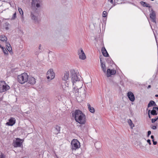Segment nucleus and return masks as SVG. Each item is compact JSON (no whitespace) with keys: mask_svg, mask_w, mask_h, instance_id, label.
I'll return each mask as SVG.
<instances>
[{"mask_svg":"<svg viewBox=\"0 0 158 158\" xmlns=\"http://www.w3.org/2000/svg\"><path fill=\"white\" fill-rule=\"evenodd\" d=\"M73 117L74 118L76 121L80 125L79 126L82 127L85 123V117L82 112L79 110H76L74 112L72 113Z\"/></svg>","mask_w":158,"mask_h":158,"instance_id":"f257e3e1","label":"nucleus"},{"mask_svg":"<svg viewBox=\"0 0 158 158\" xmlns=\"http://www.w3.org/2000/svg\"><path fill=\"white\" fill-rule=\"evenodd\" d=\"M70 72L71 75L70 77L73 86L75 85V83H76V82L81 83V84H82V85H83L82 84V82L81 81H79L80 79H79L77 74L76 73L75 70L74 69L71 70Z\"/></svg>","mask_w":158,"mask_h":158,"instance_id":"f03ea898","label":"nucleus"},{"mask_svg":"<svg viewBox=\"0 0 158 158\" xmlns=\"http://www.w3.org/2000/svg\"><path fill=\"white\" fill-rule=\"evenodd\" d=\"M39 13L37 9H33L31 12L30 17L32 20L35 23L38 22Z\"/></svg>","mask_w":158,"mask_h":158,"instance_id":"7ed1b4c3","label":"nucleus"},{"mask_svg":"<svg viewBox=\"0 0 158 158\" xmlns=\"http://www.w3.org/2000/svg\"><path fill=\"white\" fill-rule=\"evenodd\" d=\"M28 79V75L26 73H24L20 75H19L18 77V82L22 84L24 83L27 81Z\"/></svg>","mask_w":158,"mask_h":158,"instance_id":"20e7f679","label":"nucleus"},{"mask_svg":"<svg viewBox=\"0 0 158 158\" xmlns=\"http://www.w3.org/2000/svg\"><path fill=\"white\" fill-rule=\"evenodd\" d=\"M9 86L4 81H0V92H4L10 89Z\"/></svg>","mask_w":158,"mask_h":158,"instance_id":"39448f33","label":"nucleus"},{"mask_svg":"<svg viewBox=\"0 0 158 158\" xmlns=\"http://www.w3.org/2000/svg\"><path fill=\"white\" fill-rule=\"evenodd\" d=\"M71 149L72 150H76L80 147L79 141L77 139H73L71 142Z\"/></svg>","mask_w":158,"mask_h":158,"instance_id":"423d86ee","label":"nucleus"},{"mask_svg":"<svg viewBox=\"0 0 158 158\" xmlns=\"http://www.w3.org/2000/svg\"><path fill=\"white\" fill-rule=\"evenodd\" d=\"M79 94L78 96H80L83 98H85L87 96V94H86L85 88V87H81L79 88Z\"/></svg>","mask_w":158,"mask_h":158,"instance_id":"0eeeda50","label":"nucleus"},{"mask_svg":"<svg viewBox=\"0 0 158 158\" xmlns=\"http://www.w3.org/2000/svg\"><path fill=\"white\" fill-rule=\"evenodd\" d=\"M46 77L48 79L51 80L54 78L55 74L52 69H51L48 71L47 73Z\"/></svg>","mask_w":158,"mask_h":158,"instance_id":"6e6552de","label":"nucleus"},{"mask_svg":"<svg viewBox=\"0 0 158 158\" xmlns=\"http://www.w3.org/2000/svg\"><path fill=\"white\" fill-rule=\"evenodd\" d=\"M22 140L19 138H17L15 140H14L13 143V145L14 147H20L22 145Z\"/></svg>","mask_w":158,"mask_h":158,"instance_id":"1a4fd4ad","label":"nucleus"},{"mask_svg":"<svg viewBox=\"0 0 158 158\" xmlns=\"http://www.w3.org/2000/svg\"><path fill=\"white\" fill-rule=\"evenodd\" d=\"M78 54L80 59L84 60L86 58L85 54L81 48H80L78 51Z\"/></svg>","mask_w":158,"mask_h":158,"instance_id":"9d476101","label":"nucleus"},{"mask_svg":"<svg viewBox=\"0 0 158 158\" xmlns=\"http://www.w3.org/2000/svg\"><path fill=\"white\" fill-rule=\"evenodd\" d=\"M150 12L151 13L150 14V17L151 19L152 22L156 23V13L155 11L152 9H151Z\"/></svg>","mask_w":158,"mask_h":158,"instance_id":"9b49d317","label":"nucleus"},{"mask_svg":"<svg viewBox=\"0 0 158 158\" xmlns=\"http://www.w3.org/2000/svg\"><path fill=\"white\" fill-rule=\"evenodd\" d=\"M116 73V71L114 69H108L106 71V76L108 77L114 75Z\"/></svg>","mask_w":158,"mask_h":158,"instance_id":"f8f14e48","label":"nucleus"},{"mask_svg":"<svg viewBox=\"0 0 158 158\" xmlns=\"http://www.w3.org/2000/svg\"><path fill=\"white\" fill-rule=\"evenodd\" d=\"M41 0H32V5H35L37 7H39L40 6V4L41 2Z\"/></svg>","mask_w":158,"mask_h":158,"instance_id":"ddd939ff","label":"nucleus"},{"mask_svg":"<svg viewBox=\"0 0 158 158\" xmlns=\"http://www.w3.org/2000/svg\"><path fill=\"white\" fill-rule=\"evenodd\" d=\"M27 81L29 84L32 85L35 84L36 82V79L32 77H28Z\"/></svg>","mask_w":158,"mask_h":158,"instance_id":"4468645a","label":"nucleus"},{"mask_svg":"<svg viewBox=\"0 0 158 158\" xmlns=\"http://www.w3.org/2000/svg\"><path fill=\"white\" fill-rule=\"evenodd\" d=\"M69 73L68 71H65L64 72V74L62 77V79L63 80L66 81L68 80L69 77Z\"/></svg>","mask_w":158,"mask_h":158,"instance_id":"2eb2a0df","label":"nucleus"},{"mask_svg":"<svg viewBox=\"0 0 158 158\" xmlns=\"http://www.w3.org/2000/svg\"><path fill=\"white\" fill-rule=\"evenodd\" d=\"M127 96L129 100L131 102H133L135 100V96L131 92L127 93Z\"/></svg>","mask_w":158,"mask_h":158,"instance_id":"dca6fc26","label":"nucleus"},{"mask_svg":"<svg viewBox=\"0 0 158 158\" xmlns=\"http://www.w3.org/2000/svg\"><path fill=\"white\" fill-rule=\"evenodd\" d=\"M73 93L74 94L75 96H78L79 95V89L78 88L77 86H75L73 87Z\"/></svg>","mask_w":158,"mask_h":158,"instance_id":"f3484780","label":"nucleus"},{"mask_svg":"<svg viewBox=\"0 0 158 158\" xmlns=\"http://www.w3.org/2000/svg\"><path fill=\"white\" fill-rule=\"evenodd\" d=\"M15 123V119L14 118H11L9 120V122L6 123V124L8 126H12Z\"/></svg>","mask_w":158,"mask_h":158,"instance_id":"a211bd4d","label":"nucleus"},{"mask_svg":"<svg viewBox=\"0 0 158 158\" xmlns=\"http://www.w3.org/2000/svg\"><path fill=\"white\" fill-rule=\"evenodd\" d=\"M100 58L101 68L102 69L103 72L105 73L106 72V66L105 65V63L103 62H102V60L100 58Z\"/></svg>","mask_w":158,"mask_h":158,"instance_id":"6ab92c4d","label":"nucleus"},{"mask_svg":"<svg viewBox=\"0 0 158 158\" xmlns=\"http://www.w3.org/2000/svg\"><path fill=\"white\" fill-rule=\"evenodd\" d=\"M102 52L103 56L106 57L109 56V54L104 47H103L102 48Z\"/></svg>","mask_w":158,"mask_h":158,"instance_id":"aec40b11","label":"nucleus"},{"mask_svg":"<svg viewBox=\"0 0 158 158\" xmlns=\"http://www.w3.org/2000/svg\"><path fill=\"white\" fill-rule=\"evenodd\" d=\"M60 127L56 125L55 128V130L54 131V133L56 135H57L59 133H60Z\"/></svg>","mask_w":158,"mask_h":158,"instance_id":"412c9836","label":"nucleus"},{"mask_svg":"<svg viewBox=\"0 0 158 158\" xmlns=\"http://www.w3.org/2000/svg\"><path fill=\"white\" fill-rule=\"evenodd\" d=\"M156 106V105L154 101H151L149 103H148V107H149L152 106Z\"/></svg>","mask_w":158,"mask_h":158,"instance_id":"4be33fe9","label":"nucleus"},{"mask_svg":"<svg viewBox=\"0 0 158 158\" xmlns=\"http://www.w3.org/2000/svg\"><path fill=\"white\" fill-rule=\"evenodd\" d=\"M87 106L89 111L91 113H93L95 112L94 109L93 107H91L89 103L87 104Z\"/></svg>","mask_w":158,"mask_h":158,"instance_id":"5701e85b","label":"nucleus"},{"mask_svg":"<svg viewBox=\"0 0 158 158\" xmlns=\"http://www.w3.org/2000/svg\"><path fill=\"white\" fill-rule=\"evenodd\" d=\"M140 4L143 6H145L147 7L150 8L151 6H150V5L149 4H148L146 2L141 1L140 2Z\"/></svg>","mask_w":158,"mask_h":158,"instance_id":"b1692460","label":"nucleus"},{"mask_svg":"<svg viewBox=\"0 0 158 158\" xmlns=\"http://www.w3.org/2000/svg\"><path fill=\"white\" fill-rule=\"evenodd\" d=\"M6 46L7 47V49L8 51L10 53V52H12V48L10 44L8 43H6Z\"/></svg>","mask_w":158,"mask_h":158,"instance_id":"393cba45","label":"nucleus"},{"mask_svg":"<svg viewBox=\"0 0 158 158\" xmlns=\"http://www.w3.org/2000/svg\"><path fill=\"white\" fill-rule=\"evenodd\" d=\"M0 40L2 41L6 42L7 41V38L4 35H2L0 37Z\"/></svg>","mask_w":158,"mask_h":158,"instance_id":"a878e982","label":"nucleus"},{"mask_svg":"<svg viewBox=\"0 0 158 158\" xmlns=\"http://www.w3.org/2000/svg\"><path fill=\"white\" fill-rule=\"evenodd\" d=\"M127 122L131 128L134 127V124L133 123L132 121L130 119H128Z\"/></svg>","mask_w":158,"mask_h":158,"instance_id":"bb28decb","label":"nucleus"},{"mask_svg":"<svg viewBox=\"0 0 158 158\" xmlns=\"http://www.w3.org/2000/svg\"><path fill=\"white\" fill-rule=\"evenodd\" d=\"M158 119V117H156L155 118L152 119V123H154Z\"/></svg>","mask_w":158,"mask_h":158,"instance_id":"cd10ccee","label":"nucleus"},{"mask_svg":"<svg viewBox=\"0 0 158 158\" xmlns=\"http://www.w3.org/2000/svg\"><path fill=\"white\" fill-rule=\"evenodd\" d=\"M18 10L21 15H23V12L21 8L19 7Z\"/></svg>","mask_w":158,"mask_h":158,"instance_id":"c85d7f7f","label":"nucleus"},{"mask_svg":"<svg viewBox=\"0 0 158 158\" xmlns=\"http://www.w3.org/2000/svg\"><path fill=\"white\" fill-rule=\"evenodd\" d=\"M5 155L3 153H1L0 155V158H5Z\"/></svg>","mask_w":158,"mask_h":158,"instance_id":"c756f323","label":"nucleus"},{"mask_svg":"<svg viewBox=\"0 0 158 158\" xmlns=\"http://www.w3.org/2000/svg\"><path fill=\"white\" fill-rule=\"evenodd\" d=\"M16 13L15 12L14 14H13V16L11 18V19L13 20L15 19L16 18Z\"/></svg>","mask_w":158,"mask_h":158,"instance_id":"7c9ffc66","label":"nucleus"},{"mask_svg":"<svg viewBox=\"0 0 158 158\" xmlns=\"http://www.w3.org/2000/svg\"><path fill=\"white\" fill-rule=\"evenodd\" d=\"M106 13H107V12L106 11H103V12L102 13V15L103 17H106Z\"/></svg>","mask_w":158,"mask_h":158,"instance_id":"2f4dec72","label":"nucleus"},{"mask_svg":"<svg viewBox=\"0 0 158 158\" xmlns=\"http://www.w3.org/2000/svg\"><path fill=\"white\" fill-rule=\"evenodd\" d=\"M3 51L5 54L7 55L8 54V52L6 49H3Z\"/></svg>","mask_w":158,"mask_h":158,"instance_id":"473e14b6","label":"nucleus"},{"mask_svg":"<svg viewBox=\"0 0 158 158\" xmlns=\"http://www.w3.org/2000/svg\"><path fill=\"white\" fill-rule=\"evenodd\" d=\"M151 131H149L148 132L147 136L148 137L149 136V135L151 134Z\"/></svg>","mask_w":158,"mask_h":158,"instance_id":"72a5a7b5","label":"nucleus"},{"mask_svg":"<svg viewBox=\"0 0 158 158\" xmlns=\"http://www.w3.org/2000/svg\"><path fill=\"white\" fill-rule=\"evenodd\" d=\"M147 142H148L149 143V144L150 145L151 144V140L149 139H148L147 140Z\"/></svg>","mask_w":158,"mask_h":158,"instance_id":"f704fd0d","label":"nucleus"},{"mask_svg":"<svg viewBox=\"0 0 158 158\" xmlns=\"http://www.w3.org/2000/svg\"><path fill=\"white\" fill-rule=\"evenodd\" d=\"M40 52L41 51L40 50L38 51V52L36 51L35 52V54L36 55H38Z\"/></svg>","mask_w":158,"mask_h":158,"instance_id":"c9c22d12","label":"nucleus"},{"mask_svg":"<svg viewBox=\"0 0 158 158\" xmlns=\"http://www.w3.org/2000/svg\"><path fill=\"white\" fill-rule=\"evenodd\" d=\"M150 111V110H149L148 111V117L149 118H151V117L150 116V114H149V112Z\"/></svg>","mask_w":158,"mask_h":158,"instance_id":"e433bc0d","label":"nucleus"},{"mask_svg":"<svg viewBox=\"0 0 158 158\" xmlns=\"http://www.w3.org/2000/svg\"><path fill=\"white\" fill-rule=\"evenodd\" d=\"M152 128L153 130H155L156 128V126H153L152 127Z\"/></svg>","mask_w":158,"mask_h":158,"instance_id":"4c0bfd02","label":"nucleus"},{"mask_svg":"<svg viewBox=\"0 0 158 158\" xmlns=\"http://www.w3.org/2000/svg\"><path fill=\"white\" fill-rule=\"evenodd\" d=\"M157 143V142L156 141H154L153 142V144L154 145H155Z\"/></svg>","mask_w":158,"mask_h":158,"instance_id":"58836bf2","label":"nucleus"},{"mask_svg":"<svg viewBox=\"0 0 158 158\" xmlns=\"http://www.w3.org/2000/svg\"><path fill=\"white\" fill-rule=\"evenodd\" d=\"M41 47V44H40L39 45V51L40 50V48Z\"/></svg>","mask_w":158,"mask_h":158,"instance_id":"ea45409f","label":"nucleus"},{"mask_svg":"<svg viewBox=\"0 0 158 158\" xmlns=\"http://www.w3.org/2000/svg\"><path fill=\"white\" fill-rule=\"evenodd\" d=\"M112 4L113 3V0H108Z\"/></svg>","mask_w":158,"mask_h":158,"instance_id":"a19ab883","label":"nucleus"},{"mask_svg":"<svg viewBox=\"0 0 158 158\" xmlns=\"http://www.w3.org/2000/svg\"><path fill=\"white\" fill-rule=\"evenodd\" d=\"M151 138L152 139H154V136L153 135H151Z\"/></svg>","mask_w":158,"mask_h":158,"instance_id":"79ce46f5","label":"nucleus"},{"mask_svg":"<svg viewBox=\"0 0 158 158\" xmlns=\"http://www.w3.org/2000/svg\"><path fill=\"white\" fill-rule=\"evenodd\" d=\"M151 87V85H148V88H149Z\"/></svg>","mask_w":158,"mask_h":158,"instance_id":"37998d69","label":"nucleus"},{"mask_svg":"<svg viewBox=\"0 0 158 158\" xmlns=\"http://www.w3.org/2000/svg\"><path fill=\"white\" fill-rule=\"evenodd\" d=\"M6 30H8V27H6Z\"/></svg>","mask_w":158,"mask_h":158,"instance_id":"c03bdc74","label":"nucleus"},{"mask_svg":"<svg viewBox=\"0 0 158 158\" xmlns=\"http://www.w3.org/2000/svg\"><path fill=\"white\" fill-rule=\"evenodd\" d=\"M154 35H155V38H156V36L155 35V34H154Z\"/></svg>","mask_w":158,"mask_h":158,"instance_id":"a18cd8bd","label":"nucleus"},{"mask_svg":"<svg viewBox=\"0 0 158 158\" xmlns=\"http://www.w3.org/2000/svg\"><path fill=\"white\" fill-rule=\"evenodd\" d=\"M152 141H153V142L154 141V139H152Z\"/></svg>","mask_w":158,"mask_h":158,"instance_id":"49530a36","label":"nucleus"},{"mask_svg":"<svg viewBox=\"0 0 158 158\" xmlns=\"http://www.w3.org/2000/svg\"><path fill=\"white\" fill-rule=\"evenodd\" d=\"M81 128V130H83V128Z\"/></svg>","mask_w":158,"mask_h":158,"instance_id":"de8ad7c7","label":"nucleus"}]
</instances>
